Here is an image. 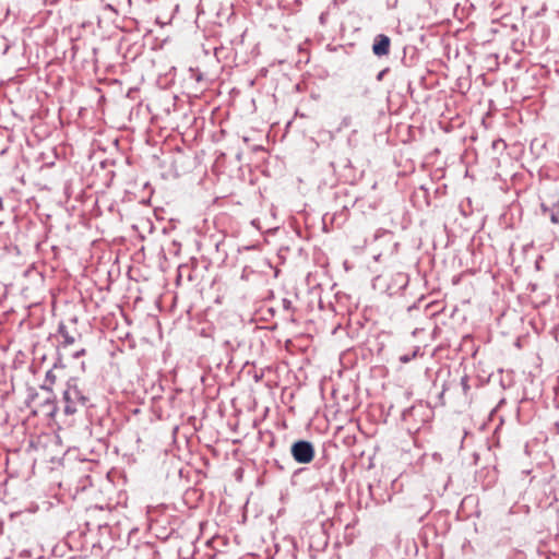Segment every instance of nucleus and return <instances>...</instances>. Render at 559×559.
Segmentation results:
<instances>
[{
	"mask_svg": "<svg viewBox=\"0 0 559 559\" xmlns=\"http://www.w3.org/2000/svg\"><path fill=\"white\" fill-rule=\"evenodd\" d=\"M391 39L383 34L378 35L374 38V43L372 45V52L378 56H386L390 52Z\"/></svg>",
	"mask_w": 559,
	"mask_h": 559,
	"instance_id": "7ed1b4c3",
	"label": "nucleus"
},
{
	"mask_svg": "<svg viewBox=\"0 0 559 559\" xmlns=\"http://www.w3.org/2000/svg\"><path fill=\"white\" fill-rule=\"evenodd\" d=\"M292 455L298 463H310L314 457V450L308 441H297L292 447Z\"/></svg>",
	"mask_w": 559,
	"mask_h": 559,
	"instance_id": "f257e3e1",
	"label": "nucleus"
},
{
	"mask_svg": "<svg viewBox=\"0 0 559 559\" xmlns=\"http://www.w3.org/2000/svg\"><path fill=\"white\" fill-rule=\"evenodd\" d=\"M63 400L66 402L64 413L72 415L76 412V405L79 402H83L84 399L80 395L76 386H70L63 392Z\"/></svg>",
	"mask_w": 559,
	"mask_h": 559,
	"instance_id": "f03ea898",
	"label": "nucleus"
}]
</instances>
